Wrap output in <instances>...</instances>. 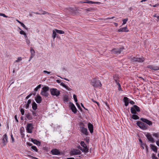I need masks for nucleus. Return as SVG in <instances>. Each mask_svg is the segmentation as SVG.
Instances as JSON below:
<instances>
[{"label": "nucleus", "mask_w": 159, "mask_h": 159, "mask_svg": "<svg viewBox=\"0 0 159 159\" xmlns=\"http://www.w3.org/2000/svg\"><path fill=\"white\" fill-rule=\"evenodd\" d=\"M90 83L91 84L95 87H101L102 86L100 81L95 79H93L91 80Z\"/></svg>", "instance_id": "nucleus-1"}, {"label": "nucleus", "mask_w": 159, "mask_h": 159, "mask_svg": "<svg viewBox=\"0 0 159 159\" xmlns=\"http://www.w3.org/2000/svg\"><path fill=\"white\" fill-rule=\"evenodd\" d=\"M49 90V88L48 86H44L42 88V90L41 91V94L43 96L47 97L49 95L48 92Z\"/></svg>", "instance_id": "nucleus-2"}, {"label": "nucleus", "mask_w": 159, "mask_h": 159, "mask_svg": "<svg viewBox=\"0 0 159 159\" xmlns=\"http://www.w3.org/2000/svg\"><path fill=\"white\" fill-rule=\"evenodd\" d=\"M131 61L132 62H143L144 60V58L143 57L140 58H138L135 57H131Z\"/></svg>", "instance_id": "nucleus-3"}, {"label": "nucleus", "mask_w": 159, "mask_h": 159, "mask_svg": "<svg viewBox=\"0 0 159 159\" xmlns=\"http://www.w3.org/2000/svg\"><path fill=\"white\" fill-rule=\"evenodd\" d=\"M137 125L141 129L144 130L147 129L148 126L144 123L140 121H137Z\"/></svg>", "instance_id": "nucleus-4"}, {"label": "nucleus", "mask_w": 159, "mask_h": 159, "mask_svg": "<svg viewBox=\"0 0 159 159\" xmlns=\"http://www.w3.org/2000/svg\"><path fill=\"white\" fill-rule=\"evenodd\" d=\"M50 92L51 94L53 96H56L57 97L60 94V91L58 90L57 89H50Z\"/></svg>", "instance_id": "nucleus-5"}, {"label": "nucleus", "mask_w": 159, "mask_h": 159, "mask_svg": "<svg viewBox=\"0 0 159 159\" xmlns=\"http://www.w3.org/2000/svg\"><path fill=\"white\" fill-rule=\"evenodd\" d=\"M84 125L83 123L80 124V130L82 133L86 135L88 134V130L87 128H84L83 126Z\"/></svg>", "instance_id": "nucleus-6"}, {"label": "nucleus", "mask_w": 159, "mask_h": 159, "mask_svg": "<svg viewBox=\"0 0 159 159\" xmlns=\"http://www.w3.org/2000/svg\"><path fill=\"white\" fill-rule=\"evenodd\" d=\"M33 128L32 124L28 123L26 127V130L28 133H31L32 132V130Z\"/></svg>", "instance_id": "nucleus-7"}, {"label": "nucleus", "mask_w": 159, "mask_h": 159, "mask_svg": "<svg viewBox=\"0 0 159 159\" xmlns=\"http://www.w3.org/2000/svg\"><path fill=\"white\" fill-rule=\"evenodd\" d=\"M124 49L123 48L114 49L111 51L112 53L117 54H120Z\"/></svg>", "instance_id": "nucleus-8"}, {"label": "nucleus", "mask_w": 159, "mask_h": 159, "mask_svg": "<svg viewBox=\"0 0 159 159\" xmlns=\"http://www.w3.org/2000/svg\"><path fill=\"white\" fill-rule=\"evenodd\" d=\"M70 155H79L81 153V151L77 149H73L70 152Z\"/></svg>", "instance_id": "nucleus-9"}, {"label": "nucleus", "mask_w": 159, "mask_h": 159, "mask_svg": "<svg viewBox=\"0 0 159 159\" xmlns=\"http://www.w3.org/2000/svg\"><path fill=\"white\" fill-rule=\"evenodd\" d=\"M80 144L81 147L83 149V152L86 153L88 152V148L84 143L83 141H82L80 143Z\"/></svg>", "instance_id": "nucleus-10"}, {"label": "nucleus", "mask_w": 159, "mask_h": 159, "mask_svg": "<svg viewBox=\"0 0 159 159\" xmlns=\"http://www.w3.org/2000/svg\"><path fill=\"white\" fill-rule=\"evenodd\" d=\"M140 120L143 122L146 123L149 126H151L152 125V122L148 120L143 118H141Z\"/></svg>", "instance_id": "nucleus-11"}, {"label": "nucleus", "mask_w": 159, "mask_h": 159, "mask_svg": "<svg viewBox=\"0 0 159 159\" xmlns=\"http://www.w3.org/2000/svg\"><path fill=\"white\" fill-rule=\"evenodd\" d=\"M70 109L72 111L74 112V113H76L77 110L74 105L73 103H71L70 106Z\"/></svg>", "instance_id": "nucleus-12"}, {"label": "nucleus", "mask_w": 159, "mask_h": 159, "mask_svg": "<svg viewBox=\"0 0 159 159\" xmlns=\"http://www.w3.org/2000/svg\"><path fill=\"white\" fill-rule=\"evenodd\" d=\"M35 100L37 103H40L42 100V98L39 95H37L35 98Z\"/></svg>", "instance_id": "nucleus-13"}, {"label": "nucleus", "mask_w": 159, "mask_h": 159, "mask_svg": "<svg viewBox=\"0 0 159 159\" xmlns=\"http://www.w3.org/2000/svg\"><path fill=\"white\" fill-rule=\"evenodd\" d=\"M51 152L52 154L55 155H58L60 153L59 151L57 149H52Z\"/></svg>", "instance_id": "nucleus-14"}, {"label": "nucleus", "mask_w": 159, "mask_h": 159, "mask_svg": "<svg viewBox=\"0 0 159 159\" xmlns=\"http://www.w3.org/2000/svg\"><path fill=\"white\" fill-rule=\"evenodd\" d=\"M88 128L89 130L90 133H92L93 131V125L90 123H89L88 124Z\"/></svg>", "instance_id": "nucleus-15"}, {"label": "nucleus", "mask_w": 159, "mask_h": 159, "mask_svg": "<svg viewBox=\"0 0 159 159\" xmlns=\"http://www.w3.org/2000/svg\"><path fill=\"white\" fill-rule=\"evenodd\" d=\"M129 30L127 29V26L123 28H121L118 30V32H128Z\"/></svg>", "instance_id": "nucleus-16"}, {"label": "nucleus", "mask_w": 159, "mask_h": 159, "mask_svg": "<svg viewBox=\"0 0 159 159\" xmlns=\"http://www.w3.org/2000/svg\"><path fill=\"white\" fill-rule=\"evenodd\" d=\"M124 102L125 103V106H127L129 104V99L127 97H124Z\"/></svg>", "instance_id": "nucleus-17"}, {"label": "nucleus", "mask_w": 159, "mask_h": 159, "mask_svg": "<svg viewBox=\"0 0 159 159\" xmlns=\"http://www.w3.org/2000/svg\"><path fill=\"white\" fill-rule=\"evenodd\" d=\"M150 147H151V149H152V150L153 151H154L155 152H157V147L151 144Z\"/></svg>", "instance_id": "nucleus-18"}, {"label": "nucleus", "mask_w": 159, "mask_h": 159, "mask_svg": "<svg viewBox=\"0 0 159 159\" xmlns=\"http://www.w3.org/2000/svg\"><path fill=\"white\" fill-rule=\"evenodd\" d=\"M32 142L34 144H36L38 146H40V142L37 141V140H31Z\"/></svg>", "instance_id": "nucleus-19"}, {"label": "nucleus", "mask_w": 159, "mask_h": 159, "mask_svg": "<svg viewBox=\"0 0 159 159\" xmlns=\"http://www.w3.org/2000/svg\"><path fill=\"white\" fill-rule=\"evenodd\" d=\"M25 115H26V117L29 120H31L32 119V117L31 115L28 113H25Z\"/></svg>", "instance_id": "nucleus-20"}, {"label": "nucleus", "mask_w": 159, "mask_h": 159, "mask_svg": "<svg viewBox=\"0 0 159 159\" xmlns=\"http://www.w3.org/2000/svg\"><path fill=\"white\" fill-rule=\"evenodd\" d=\"M139 141L141 143V147L143 148V149H144L145 148H147V145L145 144L144 143L142 142V140H139Z\"/></svg>", "instance_id": "nucleus-21"}, {"label": "nucleus", "mask_w": 159, "mask_h": 159, "mask_svg": "<svg viewBox=\"0 0 159 159\" xmlns=\"http://www.w3.org/2000/svg\"><path fill=\"white\" fill-rule=\"evenodd\" d=\"M37 104L35 102H34L32 104V108L34 110H35L37 109Z\"/></svg>", "instance_id": "nucleus-22"}, {"label": "nucleus", "mask_w": 159, "mask_h": 159, "mask_svg": "<svg viewBox=\"0 0 159 159\" xmlns=\"http://www.w3.org/2000/svg\"><path fill=\"white\" fill-rule=\"evenodd\" d=\"M60 85L62 86L65 88L66 89L70 91L71 90L70 88H69V87H68V86L66 85L64 83H61Z\"/></svg>", "instance_id": "nucleus-23"}, {"label": "nucleus", "mask_w": 159, "mask_h": 159, "mask_svg": "<svg viewBox=\"0 0 159 159\" xmlns=\"http://www.w3.org/2000/svg\"><path fill=\"white\" fill-rule=\"evenodd\" d=\"M131 118L133 119L134 120H136L137 119H139V117L135 114H133Z\"/></svg>", "instance_id": "nucleus-24"}, {"label": "nucleus", "mask_w": 159, "mask_h": 159, "mask_svg": "<svg viewBox=\"0 0 159 159\" xmlns=\"http://www.w3.org/2000/svg\"><path fill=\"white\" fill-rule=\"evenodd\" d=\"M130 111L131 113L133 114H137V112L133 107L131 108Z\"/></svg>", "instance_id": "nucleus-25"}, {"label": "nucleus", "mask_w": 159, "mask_h": 159, "mask_svg": "<svg viewBox=\"0 0 159 159\" xmlns=\"http://www.w3.org/2000/svg\"><path fill=\"white\" fill-rule=\"evenodd\" d=\"M57 32L55 30V29L54 30H52V37L54 39L56 37V36L57 35V34H56Z\"/></svg>", "instance_id": "nucleus-26"}, {"label": "nucleus", "mask_w": 159, "mask_h": 159, "mask_svg": "<svg viewBox=\"0 0 159 159\" xmlns=\"http://www.w3.org/2000/svg\"><path fill=\"white\" fill-rule=\"evenodd\" d=\"M133 107L135 109L136 112H139L140 111V109L139 107L136 105H134L133 106Z\"/></svg>", "instance_id": "nucleus-27"}, {"label": "nucleus", "mask_w": 159, "mask_h": 159, "mask_svg": "<svg viewBox=\"0 0 159 159\" xmlns=\"http://www.w3.org/2000/svg\"><path fill=\"white\" fill-rule=\"evenodd\" d=\"M55 30L56 31L57 33H58L59 34H64L65 33L64 31L61 30H60L56 29H55Z\"/></svg>", "instance_id": "nucleus-28"}, {"label": "nucleus", "mask_w": 159, "mask_h": 159, "mask_svg": "<svg viewBox=\"0 0 159 159\" xmlns=\"http://www.w3.org/2000/svg\"><path fill=\"white\" fill-rule=\"evenodd\" d=\"M153 137L156 138H159V133H154L152 134Z\"/></svg>", "instance_id": "nucleus-29"}, {"label": "nucleus", "mask_w": 159, "mask_h": 159, "mask_svg": "<svg viewBox=\"0 0 159 159\" xmlns=\"http://www.w3.org/2000/svg\"><path fill=\"white\" fill-rule=\"evenodd\" d=\"M146 136L147 138L148 139H154L153 138H152V135L149 134H147Z\"/></svg>", "instance_id": "nucleus-30"}, {"label": "nucleus", "mask_w": 159, "mask_h": 159, "mask_svg": "<svg viewBox=\"0 0 159 159\" xmlns=\"http://www.w3.org/2000/svg\"><path fill=\"white\" fill-rule=\"evenodd\" d=\"M30 52L31 54V55L34 56V55L35 51L33 48H31L30 50Z\"/></svg>", "instance_id": "nucleus-31"}, {"label": "nucleus", "mask_w": 159, "mask_h": 159, "mask_svg": "<svg viewBox=\"0 0 159 159\" xmlns=\"http://www.w3.org/2000/svg\"><path fill=\"white\" fill-rule=\"evenodd\" d=\"M128 20V18H125L122 20L123 23L122 25H125Z\"/></svg>", "instance_id": "nucleus-32"}, {"label": "nucleus", "mask_w": 159, "mask_h": 159, "mask_svg": "<svg viewBox=\"0 0 159 159\" xmlns=\"http://www.w3.org/2000/svg\"><path fill=\"white\" fill-rule=\"evenodd\" d=\"M2 145H5L7 142V140H2Z\"/></svg>", "instance_id": "nucleus-33"}, {"label": "nucleus", "mask_w": 159, "mask_h": 159, "mask_svg": "<svg viewBox=\"0 0 159 159\" xmlns=\"http://www.w3.org/2000/svg\"><path fill=\"white\" fill-rule=\"evenodd\" d=\"M31 148L32 149H33V150L36 151L37 152L38 151V149L35 146H32L31 147Z\"/></svg>", "instance_id": "nucleus-34"}, {"label": "nucleus", "mask_w": 159, "mask_h": 159, "mask_svg": "<svg viewBox=\"0 0 159 159\" xmlns=\"http://www.w3.org/2000/svg\"><path fill=\"white\" fill-rule=\"evenodd\" d=\"M73 98L75 102H77V98L75 94L73 95Z\"/></svg>", "instance_id": "nucleus-35"}, {"label": "nucleus", "mask_w": 159, "mask_h": 159, "mask_svg": "<svg viewBox=\"0 0 159 159\" xmlns=\"http://www.w3.org/2000/svg\"><path fill=\"white\" fill-rule=\"evenodd\" d=\"M147 68L152 70H153L154 66L152 65H148L147 66Z\"/></svg>", "instance_id": "nucleus-36"}, {"label": "nucleus", "mask_w": 159, "mask_h": 159, "mask_svg": "<svg viewBox=\"0 0 159 159\" xmlns=\"http://www.w3.org/2000/svg\"><path fill=\"white\" fill-rule=\"evenodd\" d=\"M153 70H159V66H154Z\"/></svg>", "instance_id": "nucleus-37"}, {"label": "nucleus", "mask_w": 159, "mask_h": 159, "mask_svg": "<svg viewBox=\"0 0 159 159\" xmlns=\"http://www.w3.org/2000/svg\"><path fill=\"white\" fill-rule=\"evenodd\" d=\"M32 114L33 116H37V113L35 111H32Z\"/></svg>", "instance_id": "nucleus-38"}, {"label": "nucleus", "mask_w": 159, "mask_h": 159, "mask_svg": "<svg viewBox=\"0 0 159 159\" xmlns=\"http://www.w3.org/2000/svg\"><path fill=\"white\" fill-rule=\"evenodd\" d=\"M22 60V58L21 57H19L17 58V60L15 61V62H18L19 61Z\"/></svg>", "instance_id": "nucleus-39"}, {"label": "nucleus", "mask_w": 159, "mask_h": 159, "mask_svg": "<svg viewBox=\"0 0 159 159\" xmlns=\"http://www.w3.org/2000/svg\"><path fill=\"white\" fill-rule=\"evenodd\" d=\"M0 16H3L4 17L6 18L8 17V16H6L5 14L2 13H0Z\"/></svg>", "instance_id": "nucleus-40"}, {"label": "nucleus", "mask_w": 159, "mask_h": 159, "mask_svg": "<svg viewBox=\"0 0 159 159\" xmlns=\"http://www.w3.org/2000/svg\"><path fill=\"white\" fill-rule=\"evenodd\" d=\"M20 112L22 115H24V110L23 109H21L20 110Z\"/></svg>", "instance_id": "nucleus-41"}, {"label": "nucleus", "mask_w": 159, "mask_h": 159, "mask_svg": "<svg viewBox=\"0 0 159 159\" xmlns=\"http://www.w3.org/2000/svg\"><path fill=\"white\" fill-rule=\"evenodd\" d=\"M77 148L78 149H80L83 152V149L82 148V147H81L79 145L77 147Z\"/></svg>", "instance_id": "nucleus-42"}, {"label": "nucleus", "mask_w": 159, "mask_h": 159, "mask_svg": "<svg viewBox=\"0 0 159 159\" xmlns=\"http://www.w3.org/2000/svg\"><path fill=\"white\" fill-rule=\"evenodd\" d=\"M7 139V135L6 134H5L3 137V139Z\"/></svg>", "instance_id": "nucleus-43"}, {"label": "nucleus", "mask_w": 159, "mask_h": 159, "mask_svg": "<svg viewBox=\"0 0 159 159\" xmlns=\"http://www.w3.org/2000/svg\"><path fill=\"white\" fill-rule=\"evenodd\" d=\"M91 100H92V101L93 102H94V103H96L97 104V105H98V106H99V103L98 102H96V101H94V100L93 99H91Z\"/></svg>", "instance_id": "nucleus-44"}, {"label": "nucleus", "mask_w": 159, "mask_h": 159, "mask_svg": "<svg viewBox=\"0 0 159 159\" xmlns=\"http://www.w3.org/2000/svg\"><path fill=\"white\" fill-rule=\"evenodd\" d=\"M20 33L21 34H23V35H24V34H25V33L24 31L22 30H21L20 32Z\"/></svg>", "instance_id": "nucleus-45"}, {"label": "nucleus", "mask_w": 159, "mask_h": 159, "mask_svg": "<svg viewBox=\"0 0 159 159\" xmlns=\"http://www.w3.org/2000/svg\"><path fill=\"white\" fill-rule=\"evenodd\" d=\"M21 25L25 29L27 30V28L25 26V25L23 23Z\"/></svg>", "instance_id": "nucleus-46"}, {"label": "nucleus", "mask_w": 159, "mask_h": 159, "mask_svg": "<svg viewBox=\"0 0 159 159\" xmlns=\"http://www.w3.org/2000/svg\"><path fill=\"white\" fill-rule=\"evenodd\" d=\"M76 104L79 109H81L80 105L77 102H76Z\"/></svg>", "instance_id": "nucleus-47"}, {"label": "nucleus", "mask_w": 159, "mask_h": 159, "mask_svg": "<svg viewBox=\"0 0 159 159\" xmlns=\"http://www.w3.org/2000/svg\"><path fill=\"white\" fill-rule=\"evenodd\" d=\"M118 89L119 91L121 90V88L120 84H119V85L118 86Z\"/></svg>", "instance_id": "nucleus-48"}, {"label": "nucleus", "mask_w": 159, "mask_h": 159, "mask_svg": "<svg viewBox=\"0 0 159 159\" xmlns=\"http://www.w3.org/2000/svg\"><path fill=\"white\" fill-rule=\"evenodd\" d=\"M43 72L44 73H47L48 74H50V72H49V71H46V70H44L43 71Z\"/></svg>", "instance_id": "nucleus-49"}, {"label": "nucleus", "mask_w": 159, "mask_h": 159, "mask_svg": "<svg viewBox=\"0 0 159 159\" xmlns=\"http://www.w3.org/2000/svg\"><path fill=\"white\" fill-rule=\"evenodd\" d=\"M129 102L131 104H134L135 103L132 100H130Z\"/></svg>", "instance_id": "nucleus-50"}, {"label": "nucleus", "mask_w": 159, "mask_h": 159, "mask_svg": "<svg viewBox=\"0 0 159 159\" xmlns=\"http://www.w3.org/2000/svg\"><path fill=\"white\" fill-rule=\"evenodd\" d=\"M32 94H29V95H28L26 97V99H28L31 95H32Z\"/></svg>", "instance_id": "nucleus-51"}, {"label": "nucleus", "mask_w": 159, "mask_h": 159, "mask_svg": "<svg viewBox=\"0 0 159 159\" xmlns=\"http://www.w3.org/2000/svg\"><path fill=\"white\" fill-rule=\"evenodd\" d=\"M26 43L28 44H29L30 43V41L28 39H26Z\"/></svg>", "instance_id": "nucleus-52"}, {"label": "nucleus", "mask_w": 159, "mask_h": 159, "mask_svg": "<svg viewBox=\"0 0 159 159\" xmlns=\"http://www.w3.org/2000/svg\"><path fill=\"white\" fill-rule=\"evenodd\" d=\"M114 18V16L112 17H108V18H107L105 19V20H107V19H113Z\"/></svg>", "instance_id": "nucleus-53"}, {"label": "nucleus", "mask_w": 159, "mask_h": 159, "mask_svg": "<svg viewBox=\"0 0 159 159\" xmlns=\"http://www.w3.org/2000/svg\"><path fill=\"white\" fill-rule=\"evenodd\" d=\"M89 2H90V1L88 0H86L85 2H83V3H89Z\"/></svg>", "instance_id": "nucleus-54"}, {"label": "nucleus", "mask_w": 159, "mask_h": 159, "mask_svg": "<svg viewBox=\"0 0 159 159\" xmlns=\"http://www.w3.org/2000/svg\"><path fill=\"white\" fill-rule=\"evenodd\" d=\"M152 158L153 159H158V158L154 156V155H152Z\"/></svg>", "instance_id": "nucleus-55"}, {"label": "nucleus", "mask_w": 159, "mask_h": 159, "mask_svg": "<svg viewBox=\"0 0 159 159\" xmlns=\"http://www.w3.org/2000/svg\"><path fill=\"white\" fill-rule=\"evenodd\" d=\"M15 119L16 121V122H18V119H17V116H16V115H15Z\"/></svg>", "instance_id": "nucleus-56"}, {"label": "nucleus", "mask_w": 159, "mask_h": 159, "mask_svg": "<svg viewBox=\"0 0 159 159\" xmlns=\"http://www.w3.org/2000/svg\"><path fill=\"white\" fill-rule=\"evenodd\" d=\"M43 13H42V14H49V13L47 12V11H43Z\"/></svg>", "instance_id": "nucleus-57"}, {"label": "nucleus", "mask_w": 159, "mask_h": 159, "mask_svg": "<svg viewBox=\"0 0 159 159\" xmlns=\"http://www.w3.org/2000/svg\"><path fill=\"white\" fill-rule=\"evenodd\" d=\"M31 103V100L30 99H29L27 103L28 104H30Z\"/></svg>", "instance_id": "nucleus-58"}, {"label": "nucleus", "mask_w": 159, "mask_h": 159, "mask_svg": "<svg viewBox=\"0 0 159 159\" xmlns=\"http://www.w3.org/2000/svg\"><path fill=\"white\" fill-rule=\"evenodd\" d=\"M81 106L84 108L85 110H88V109H86L85 108V107H84V106L83 105V104L82 103H81Z\"/></svg>", "instance_id": "nucleus-59"}, {"label": "nucleus", "mask_w": 159, "mask_h": 159, "mask_svg": "<svg viewBox=\"0 0 159 159\" xmlns=\"http://www.w3.org/2000/svg\"><path fill=\"white\" fill-rule=\"evenodd\" d=\"M41 87V84L39 85L36 87L38 88V89H40Z\"/></svg>", "instance_id": "nucleus-60"}, {"label": "nucleus", "mask_w": 159, "mask_h": 159, "mask_svg": "<svg viewBox=\"0 0 159 159\" xmlns=\"http://www.w3.org/2000/svg\"><path fill=\"white\" fill-rule=\"evenodd\" d=\"M41 87V84L39 85L36 87L38 88V89H40Z\"/></svg>", "instance_id": "nucleus-61"}, {"label": "nucleus", "mask_w": 159, "mask_h": 159, "mask_svg": "<svg viewBox=\"0 0 159 159\" xmlns=\"http://www.w3.org/2000/svg\"><path fill=\"white\" fill-rule=\"evenodd\" d=\"M157 19H156V20H157V21H158L159 20V16H156Z\"/></svg>", "instance_id": "nucleus-62"}, {"label": "nucleus", "mask_w": 159, "mask_h": 159, "mask_svg": "<svg viewBox=\"0 0 159 159\" xmlns=\"http://www.w3.org/2000/svg\"><path fill=\"white\" fill-rule=\"evenodd\" d=\"M95 2H93L92 1H90L89 3L90 4H95Z\"/></svg>", "instance_id": "nucleus-63"}, {"label": "nucleus", "mask_w": 159, "mask_h": 159, "mask_svg": "<svg viewBox=\"0 0 159 159\" xmlns=\"http://www.w3.org/2000/svg\"><path fill=\"white\" fill-rule=\"evenodd\" d=\"M156 144L157 146H159V141H156Z\"/></svg>", "instance_id": "nucleus-64"}]
</instances>
